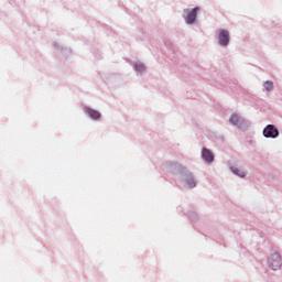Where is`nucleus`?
<instances>
[{
	"label": "nucleus",
	"instance_id": "nucleus-1",
	"mask_svg": "<svg viewBox=\"0 0 282 282\" xmlns=\"http://www.w3.org/2000/svg\"><path fill=\"white\" fill-rule=\"evenodd\" d=\"M269 265L272 270L281 269V256L279 253H273L269 259Z\"/></svg>",
	"mask_w": 282,
	"mask_h": 282
},
{
	"label": "nucleus",
	"instance_id": "nucleus-6",
	"mask_svg": "<svg viewBox=\"0 0 282 282\" xmlns=\"http://www.w3.org/2000/svg\"><path fill=\"white\" fill-rule=\"evenodd\" d=\"M85 112L93 120H100V113L98 110H94L91 108H85Z\"/></svg>",
	"mask_w": 282,
	"mask_h": 282
},
{
	"label": "nucleus",
	"instance_id": "nucleus-2",
	"mask_svg": "<svg viewBox=\"0 0 282 282\" xmlns=\"http://www.w3.org/2000/svg\"><path fill=\"white\" fill-rule=\"evenodd\" d=\"M263 135H264V138H278L279 137V130L274 126L269 124L263 130Z\"/></svg>",
	"mask_w": 282,
	"mask_h": 282
},
{
	"label": "nucleus",
	"instance_id": "nucleus-4",
	"mask_svg": "<svg viewBox=\"0 0 282 282\" xmlns=\"http://www.w3.org/2000/svg\"><path fill=\"white\" fill-rule=\"evenodd\" d=\"M185 12L187 13L185 21H186V23L192 25V23L194 21H196V19H197V12H199V8L196 7V8L192 9L191 11L185 10Z\"/></svg>",
	"mask_w": 282,
	"mask_h": 282
},
{
	"label": "nucleus",
	"instance_id": "nucleus-3",
	"mask_svg": "<svg viewBox=\"0 0 282 282\" xmlns=\"http://www.w3.org/2000/svg\"><path fill=\"white\" fill-rule=\"evenodd\" d=\"M219 45L226 46L230 43V33L226 30H220L218 35Z\"/></svg>",
	"mask_w": 282,
	"mask_h": 282
},
{
	"label": "nucleus",
	"instance_id": "nucleus-5",
	"mask_svg": "<svg viewBox=\"0 0 282 282\" xmlns=\"http://www.w3.org/2000/svg\"><path fill=\"white\" fill-rule=\"evenodd\" d=\"M202 158L205 160V162H213L215 160V155H213V152H210L208 149H203Z\"/></svg>",
	"mask_w": 282,
	"mask_h": 282
},
{
	"label": "nucleus",
	"instance_id": "nucleus-9",
	"mask_svg": "<svg viewBox=\"0 0 282 282\" xmlns=\"http://www.w3.org/2000/svg\"><path fill=\"white\" fill-rule=\"evenodd\" d=\"M229 122L231 124H239V115L237 113L231 115V117L229 118Z\"/></svg>",
	"mask_w": 282,
	"mask_h": 282
},
{
	"label": "nucleus",
	"instance_id": "nucleus-10",
	"mask_svg": "<svg viewBox=\"0 0 282 282\" xmlns=\"http://www.w3.org/2000/svg\"><path fill=\"white\" fill-rule=\"evenodd\" d=\"M134 69H135V72H144V69H145L144 64L135 63L134 64Z\"/></svg>",
	"mask_w": 282,
	"mask_h": 282
},
{
	"label": "nucleus",
	"instance_id": "nucleus-7",
	"mask_svg": "<svg viewBox=\"0 0 282 282\" xmlns=\"http://www.w3.org/2000/svg\"><path fill=\"white\" fill-rule=\"evenodd\" d=\"M185 180L189 188H195V186L197 185V182H195V178L193 177L192 173H188Z\"/></svg>",
	"mask_w": 282,
	"mask_h": 282
},
{
	"label": "nucleus",
	"instance_id": "nucleus-8",
	"mask_svg": "<svg viewBox=\"0 0 282 282\" xmlns=\"http://www.w3.org/2000/svg\"><path fill=\"white\" fill-rule=\"evenodd\" d=\"M263 87H264L265 91H272V89H274V83L267 80L263 84Z\"/></svg>",
	"mask_w": 282,
	"mask_h": 282
},
{
	"label": "nucleus",
	"instance_id": "nucleus-11",
	"mask_svg": "<svg viewBox=\"0 0 282 282\" xmlns=\"http://www.w3.org/2000/svg\"><path fill=\"white\" fill-rule=\"evenodd\" d=\"M232 173H235V175H239V177H243L246 175V172L235 167L232 169Z\"/></svg>",
	"mask_w": 282,
	"mask_h": 282
}]
</instances>
